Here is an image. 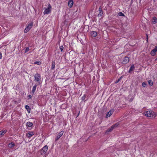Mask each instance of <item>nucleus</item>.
Segmentation results:
<instances>
[{"label": "nucleus", "instance_id": "obj_26", "mask_svg": "<svg viewBox=\"0 0 157 157\" xmlns=\"http://www.w3.org/2000/svg\"><path fill=\"white\" fill-rule=\"evenodd\" d=\"M59 49H60L61 52H62L63 49V46H59Z\"/></svg>", "mask_w": 157, "mask_h": 157}, {"label": "nucleus", "instance_id": "obj_1", "mask_svg": "<svg viewBox=\"0 0 157 157\" xmlns=\"http://www.w3.org/2000/svg\"><path fill=\"white\" fill-rule=\"evenodd\" d=\"M146 116L149 117H155L157 116V114L152 111H148L145 113Z\"/></svg>", "mask_w": 157, "mask_h": 157}, {"label": "nucleus", "instance_id": "obj_12", "mask_svg": "<svg viewBox=\"0 0 157 157\" xmlns=\"http://www.w3.org/2000/svg\"><path fill=\"white\" fill-rule=\"evenodd\" d=\"M73 5V2L72 0H70L68 2V5L69 7L71 8Z\"/></svg>", "mask_w": 157, "mask_h": 157}, {"label": "nucleus", "instance_id": "obj_24", "mask_svg": "<svg viewBox=\"0 0 157 157\" xmlns=\"http://www.w3.org/2000/svg\"><path fill=\"white\" fill-rule=\"evenodd\" d=\"M41 63V62L40 61H36L34 63V64H36L38 65H40Z\"/></svg>", "mask_w": 157, "mask_h": 157}, {"label": "nucleus", "instance_id": "obj_8", "mask_svg": "<svg viewBox=\"0 0 157 157\" xmlns=\"http://www.w3.org/2000/svg\"><path fill=\"white\" fill-rule=\"evenodd\" d=\"M63 131H62L60 132L57 135L55 139L56 140V141L58 140L63 135Z\"/></svg>", "mask_w": 157, "mask_h": 157}, {"label": "nucleus", "instance_id": "obj_25", "mask_svg": "<svg viewBox=\"0 0 157 157\" xmlns=\"http://www.w3.org/2000/svg\"><path fill=\"white\" fill-rule=\"evenodd\" d=\"M147 84L146 82H144L142 83V86L144 87H146Z\"/></svg>", "mask_w": 157, "mask_h": 157}, {"label": "nucleus", "instance_id": "obj_9", "mask_svg": "<svg viewBox=\"0 0 157 157\" xmlns=\"http://www.w3.org/2000/svg\"><path fill=\"white\" fill-rule=\"evenodd\" d=\"M129 59L128 57H125L122 61V63L124 64L127 63L129 61Z\"/></svg>", "mask_w": 157, "mask_h": 157}, {"label": "nucleus", "instance_id": "obj_23", "mask_svg": "<svg viewBox=\"0 0 157 157\" xmlns=\"http://www.w3.org/2000/svg\"><path fill=\"white\" fill-rule=\"evenodd\" d=\"M148 83L150 86H152L153 84V82L151 80H149Z\"/></svg>", "mask_w": 157, "mask_h": 157}, {"label": "nucleus", "instance_id": "obj_27", "mask_svg": "<svg viewBox=\"0 0 157 157\" xmlns=\"http://www.w3.org/2000/svg\"><path fill=\"white\" fill-rule=\"evenodd\" d=\"M29 50V47H27L26 48L25 50V52H27Z\"/></svg>", "mask_w": 157, "mask_h": 157}, {"label": "nucleus", "instance_id": "obj_14", "mask_svg": "<svg viewBox=\"0 0 157 157\" xmlns=\"http://www.w3.org/2000/svg\"><path fill=\"white\" fill-rule=\"evenodd\" d=\"M6 132L7 130H6L0 131V136H2L4 135Z\"/></svg>", "mask_w": 157, "mask_h": 157}, {"label": "nucleus", "instance_id": "obj_33", "mask_svg": "<svg viewBox=\"0 0 157 157\" xmlns=\"http://www.w3.org/2000/svg\"><path fill=\"white\" fill-rule=\"evenodd\" d=\"M120 81V79H118L117 81H116L115 83H118Z\"/></svg>", "mask_w": 157, "mask_h": 157}, {"label": "nucleus", "instance_id": "obj_30", "mask_svg": "<svg viewBox=\"0 0 157 157\" xmlns=\"http://www.w3.org/2000/svg\"><path fill=\"white\" fill-rule=\"evenodd\" d=\"M28 98L29 99H31L32 98V96L31 95H29L28 96Z\"/></svg>", "mask_w": 157, "mask_h": 157}, {"label": "nucleus", "instance_id": "obj_31", "mask_svg": "<svg viewBox=\"0 0 157 157\" xmlns=\"http://www.w3.org/2000/svg\"><path fill=\"white\" fill-rule=\"evenodd\" d=\"M101 12H102L101 11H100V14H99V15H100V16L102 15V13Z\"/></svg>", "mask_w": 157, "mask_h": 157}, {"label": "nucleus", "instance_id": "obj_16", "mask_svg": "<svg viewBox=\"0 0 157 157\" xmlns=\"http://www.w3.org/2000/svg\"><path fill=\"white\" fill-rule=\"evenodd\" d=\"M8 33V32L7 31H5L1 35V37L2 38L4 37V36H6L7 35Z\"/></svg>", "mask_w": 157, "mask_h": 157}, {"label": "nucleus", "instance_id": "obj_6", "mask_svg": "<svg viewBox=\"0 0 157 157\" xmlns=\"http://www.w3.org/2000/svg\"><path fill=\"white\" fill-rule=\"evenodd\" d=\"M157 51V46L155 47V48L153 49L151 52V54L152 56H154L156 54Z\"/></svg>", "mask_w": 157, "mask_h": 157}, {"label": "nucleus", "instance_id": "obj_3", "mask_svg": "<svg viewBox=\"0 0 157 157\" xmlns=\"http://www.w3.org/2000/svg\"><path fill=\"white\" fill-rule=\"evenodd\" d=\"M33 25V23L31 22L29 23L25 27L24 30V32L25 33H27L28 32L32 27Z\"/></svg>", "mask_w": 157, "mask_h": 157}, {"label": "nucleus", "instance_id": "obj_32", "mask_svg": "<svg viewBox=\"0 0 157 157\" xmlns=\"http://www.w3.org/2000/svg\"><path fill=\"white\" fill-rule=\"evenodd\" d=\"M82 100H84L85 99V96H83L82 97Z\"/></svg>", "mask_w": 157, "mask_h": 157}, {"label": "nucleus", "instance_id": "obj_4", "mask_svg": "<svg viewBox=\"0 0 157 157\" xmlns=\"http://www.w3.org/2000/svg\"><path fill=\"white\" fill-rule=\"evenodd\" d=\"M34 81L40 83V80L41 78V76L40 74L38 73H36L35 74L34 76Z\"/></svg>", "mask_w": 157, "mask_h": 157}, {"label": "nucleus", "instance_id": "obj_35", "mask_svg": "<svg viewBox=\"0 0 157 157\" xmlns=\"http://www.w3.org/2000/svg\"><path fill=\"white\" fill-rule=\"evenodd\" d=\"M155 60H157V58L155 59Z\"/></svg>", "mask_w": 157, "mask_h": 157}, {"label": "nucleus", "instance_id": "obj_7", "mask_svg": "<svg viewBox=\"0 0 157 157\" xmlns=\"http://www.w3.org/2000/svg\"><path fill=\"white\" fill-rule=\"evenodd\" d=\"M33 126V124L32 122L29 121L27 123L26 126L29 129H31Z\"/></svg>", "mask_w": 157, "mask_h": 157}, {"label": "nucleus", "instance_id": "obj_10", "mask_svg": "<svg viewBox=\"0 0 157 157\" xmlns=\"http://www.w3.org/2000/svg\"><path fill=\"white\" fill-rule=\"evenodd\" d=\"M34 135V133L32 132H29L26 134V136L28 138H30Z\"/></svg>", "mask_w": 157, "mask_h": 157}, {"label": "nucleus", "instance_id": "obj_28", "mask_svg": "<svg viewBox=\"0 0 157 157\" xmlns=\"http://www.w3.org/2000/svg\"><path fill=\"white\" fill-rule=\"evenodd\" d=\"M118 14L120 16H123L124 15V13L122 12L119 13Z\"/></svg>", "mask_w": 157, "mask_h": 157}, {"label": "nucleus", "instance_id": "obj_17", "mask_svg": "<svg viewBox=\"0 0 157 157\" xmlns=\"http://www.w3.org/2000/svg\"><path fill=\"white\" fill-rule=\"evenodd\" d=\"M134 68H135L134 65L133 64H132V66L130 67L129 69V70L128 71V72L129 73H130L131 71H132L134 70Z\"/></svg>", "mask_w": 157, "mask_h": 157}, {"label": "nucleus", "instance_id": "obj_5", "mask_svg": "<svg viewBox=\"0 0 157 157\" xmlns=\"http://www.w3.org/2000/svg\"><path fill=\"white\" fill-rule=\"evenodd\" d=\"M48 149V146L45 145L40 150V153L41 155L45 154Z\"/></svg>", "mask_w": 157, "mask_h": 157}, {"label": "nucleus", "instance_id": "obj_29", "mask_svg": "<svg viewBox=\"0 0 157 157\" xmlns=\"http://www.w3.org/2000/svg\"><path fill=\"white\" fill-rule=\"evenodd\" d=\"M119 125V124L118 123H116L115 124L113 125L112 126H113V127H117Z\"/></svg>", "mask_w": 157, "mask_h": 157}, {"label": "nucleus", "instance_id": "obj_18", "mask_svg": "<svg viewBox=\"0 0 157 157\" xmlns=\"http://www.w3.org/2000/svg\"><path fill=\"white\" fill-rule=\"evenodd\" d=\"M25 108L27 109L28 113H30V109L29 106L28 105H26L25 106Z\"/></svg>", "mask_w": 157, "mask_h": 157}, {"label": "nucleus", "instance_id": "obj_2", "mask_svg": "<svg viewBox=\"0 0 157 157\" xmlns=\"http://www.w3.org/2000/svg\"><path fill=\"white\" fill-rule=\"evenodd\" d=\"M52 7L50 4H48L47 7L44 8V14H49L51 13L52 11Z\"/></svg>", "mask_w": 157, "mask_h": 157}, {"label": "nucleus", "instance_id": "obj_13", "mask_svg": "<svg viewBox=\"0 0 157 157\" xmlns=\"http://www.w3.org/2000/svg\"><path fill=\"white\" fill-rule=\"evenodd\" d=\"M91 35L92 37H94L97 36V33L95 31H92L91 33Z\"/></svg>", "mask_w": 157, "mask_h": 157}, {"label": "nucleus", "instance_id": "obj_15", "mask_svg": "<svg viewBox=\"0 0 157 157\" xmlns=\"http://www.w3.org/2000/svg\"><path fill=\"white\" fill-rule=\"evenodd\" d=\"M15 144L13 142H11L9 144H8V147L10 148H12L14 147Z\"/></svg>", "mask_w": 157, "mask_h": 157}, {"label": "nucleus", "instance_id": "obj_34", "mask_svg": "<svg viewBox=\"0 0 157 157\" xmlns=\"http://www.w3.org/2000/svg\"><path fill=\"white\" fill-rule=\"evenodd\" d=\"M2 58V54L0 53V59H1Z\"/></svg>", "mask_w": 157, "mask_h": 157}, {"label": "nucleus", "instance_id": "obj_21", "mask_svg": "<svg viewBox=\"0 0 157 157\" xmlns=\"http://www.w3.org/2000/svg\"><path fill=\"white\" fill-rule=\"evenodd\" d=\"M55 67V64L54 61L52 63V66L51 67V69H54Z\"/></svg>", "mask_w": 157, "mask_h": 157}, {"label": "nucleus", "instance_id": "obj_22", "mask_svg": "<svg viewBox=\"0 0 157 157\" xmlns=\"http://www.w3.org/2000/svg\"><path fill=\"white\" fill-rule=\"evenodd\" d=\"M114 128L113 127V126H112L110 128H109L107 130L106 132V133L107 132H109L112 131Z\"/></svg>", "mask_w": 157, "mask_h": 157}, {"label": "nucleus", "instance_id": "obj_11", "mask_svg": "<svg viewBox=\"0 0 157 157\" xmlns=\"http://www.w3.org/2000/svg\"><path fill=\"white\" fill-rule=\"evenodd\" d=\"M157 23V19L155 17H153L152 19V23L153 24H155Z\"/></svg>", "mask_w": 157, "mask_h": 157}, {"label": "nucleus", "instance_id": "obj_20", "mask_svg": "<svg viewBox=\"0 0 157 157\" xmlns=\"http://www.w3.org/2000/svg\"><path fill=\"white\" fill-rule=\"evenodd\" d=\"M112 114V112L111 110L109 111L106 115V117H109Z\"/></svg>", "mask_w": 157, "mask_h": 157}, {"label": "nucleus", "instance_id": "obj_19", "mask_svg": "<svg viewBox=\"0 0 157 157\" xmlns=\"http://www.w3.org/2000/svg\"><path fill=\"white\" fill-rule=\"evenodd\" d=\"M37 86L36 85H35L34 86H33L32 90V92L33 93V94L34 92L35 91L36 87Z\"/></svg>", "mask_w": 157, "mask_h": 157}]
</instances>
